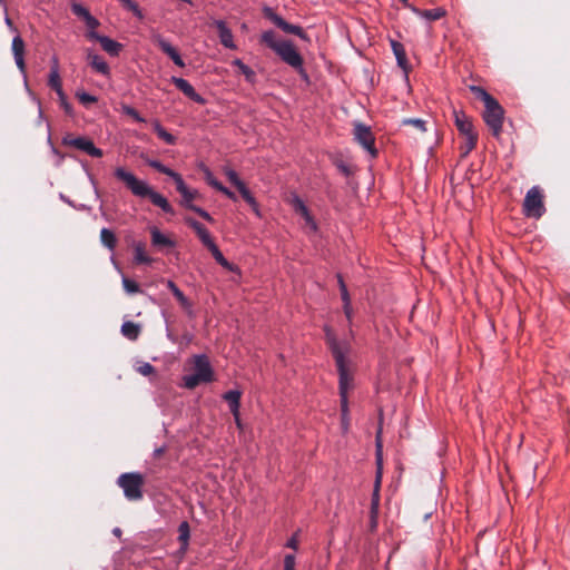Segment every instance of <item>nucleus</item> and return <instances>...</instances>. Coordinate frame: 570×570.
Returning <instances> with one entry per match:
<instances>
[{
    "label": "nucleus",
    "mask_w": 570,
    "mask_h": 570,
    "mask_svg": "<svg viewBox=\"0 0 570 570\" xmlns=\"http://www.w3.org/2000/svg\"><path fill=\"white\" fill-rule=\"evenodd\" d=\"M204 174L208 185H210L215 189H218L222 184L214 177L213 173L208 168H205Z\"/></svg>",
    "instance_id": "obj_49"
},
{
    "label": "nucleus",
    "mask_w": 570,
    "mask_h": 570,
    "mask_svg": "<svg viewBox=\"0 0 570 570\" xmlns=\"http://www.w3.org/2000/svg\"><path fill=\"white\" fill-rule=\"evenodd\" d=\"M117 483L122 489L127 500L138 501L142 498L144 478L140 473H122L119 475Z\"/></svg>",
    "instance_id": "obj_4"
},
{
    "label": "nucleus",
    "mask_w": 570,
    "mask_h": 570,
    "mask_svg": "<svg viewBox=\"0 0 570 570\" xmlns=\"http://www.w3.org/2000/svg\"><path fill=\"white\" fill-rule=\"evenodd\" d=\"M184 386L187 389H195L200 383H204L195 372L183 377Z\"/></svg>",
    "instance_id": "obj_37"
},
{
    "label": "nucleus",
    "mask_w": 570,
    "mask_h": 570,
    "mask_svg": "<svg viewBox=\"0 0 570 570\" xmlns=\"http://www.w3.org/2000/svg\"><path fill=\"white\" fill-rule=\"evenodd\" d=\"M454 118L458 130L462 136L474 132L472 121L465 114L454 111Z\"/></svg>",
    "instance_id": "obj_19"
},
{
    "label": "nucleus",
    "mask_w": 570,
    "mask_h": 570,
    "mask_svg": "<svg viewBox=\"0 0 570 570\" xmlns=\"http://www.w3.org/2000/svg\"><path fill=\"white\" fill-rule=\"evenodd\" d=\"M240 396H242V393H240V391H237V390L227 391L223 395V399L229 405L233 416H237V410H239V405H240Z\"/></svg>",
    "instance_id": "obj_21"
},
{
    "label": "nucleus",
    "mask_w": 570,
    "mask_h": 570,
    "mask_svg": "<svg viewBox=\"0 0 570 570\" xmlns=\"http://www.w3.org/2000/svg\"><path fill=\"white\" fill-rule=\"evenodd\" d=\"M286 547L287 548H291V549H294L296 550L297 547H298V541H297V538L296 535H293L292 538H289L286 542Z\"/></svg>",
    "instance_id": "obj_57"
},
{
    "label": "nucleus",
    "mask_w": 570,
    "mask_h": 570,
    "mask_svg": "<svg viewBox=\"0 0 570 570\" xmlns=\"http://www.w3.org/2000/svg\"><path fill=\"white\" fill-rule=\"evenodd\" d=\"M11 48H12L14 62H16L18 69L22 73H24L26 72V63H24V57H23L24 56V41L19 35H17L12 39Z\"/></svg>",
    "instance_id": "obj_16"
},
{
    "label": "nucleus",
    "mask_w": 570,
    "mask_h": 570,
    "mask_svg": "<svg viewBox=\"0 0 570 570\" xmlns=\"http://www.w3.org/2000/svg\"><path fill=\"white\" fill-rule=\"evenodd\" d=\"M57 95H58V98H59L60 105H61V107L63 108V110H65L67 114H71V112H72V107H71V105L68 102L67 97H66V95H65L63 90H62V91H60V92H57Z\"/></svg>",
    "instance_id": "obj_50"
},
{
    "label": "nucleus",
    "mask_w": 570,
    "mask_h": 570,
    "mask_svg": "<svg viewBox=\"0 0 570 570\" xmlns=\"http://www.w3.org/2000/svg\"><path fill=\"white\" fill-rule=\"evenodd\" d=\"M184 386L187 389H195L200 383H204L195 372L183 377Z\"/></svg>",
    "instance_id": "obj_38"
},
{
    "label": "nucleus",
    "mask_w": 570,
    "mask_h": 570,
    "mask_svg": "<svg viewBox=\"0 0 570 570\" xmlns=\"http://www.w3.org/2000/svg\"><path fill=\"white\" fill-rule=\"evenodd\" d=\"M121 283H122V287L127 294L131 295V294H136V293L140 292V287L138 285V283H136L135 281H132L126 276H122Z\"/></svg>",
    "instance_id": "obj_36"
},
{
    "label": "nucleus",
    "mask_w": 570,
    "mask_h": 570,
    "mask_svg": "<svg viewBox=\"0 0 570 570\" xmlns=\"http://www.w3.org/2000/svg\"><path fill=\"white\" fill-rule=\"evenodd\" d=\"M136 370L144 376H148L155 373V367L148 362H142L137 366Z\"/></svg>",
    "instance_id": "obj_46"
},
{
    "label": "nucleus",
    "mask_w": 570,
    "mask_h": 570,
    "mask_svg": "<svg viewBox=\"0 0 570 570\" xmlns=\"http://www.w3.org/2000/svg\"><path fill=\"white\" fill-rule=\"evenodd\" d=\"M379 505H380V475L376 479L375 488H374L373 495H372V502H371V519H372L373 528L376 525Z\"/></svg>",
    "instance_id": "obj_26"
},
{
    "label": "nucleus",
    "mask_w": 570,
    "mask_h": 570,
    "mask_svg": "<svg viewBox=\"0 0 570 570\" xmlns=\"http://www.w3.org/2000/svg\"><path fill=\"white\" fill-rule=\"evenodd\" d=\"M134 261L137 264H150L153 259L146 254L145 244L142 242L134 243Z\"/></svg>",
    "instance_id": "obj_28"
},
{
    "label": "nucleus",
    "mask_w": 570,
    "mask_h": 570,
    "mask_svg": "<svg viewBox=\"0 0 570 570\" xmlns=\"http://www.w3.org/2000/svg\"><path fill=\"white\" fill-rule=\"evenodd\" d=\"M483 119L494 136H499L503 124V108L493 99L484 106Z\"/></svg>",
    "instance_id": "obj_6"
},
{
    "label": "nucleus",
    "mask_w": 570,
    "mask_h": 570,
    "mask_svg": "<svg viewBox=\"0 0 570 570\" xmlns=\"http://www.w3.org/2000/svg\"><path fill=\"white\" fill-rule=\"evenodd\" d=\"M420 17L426 20H438L444 16V10L441 8L432 10H414Z\"/></svg>",
    "instance_id": "obj_34"
},
{
    "label": "nucleus",
    "mask_w": 570,
    "mask_h": 570,
    "mask_svg": "<svg viewBox=\"0 0 570 570\" xmlns=\"http://www.w3.org/2000/svg\"><path fill=\"white\" fill-rule=\"evenodd\" d=\"M190 538V528L187 521L180 522L178 527V540L180 542V552L185 553L188 549Z\"/></svg>",
    "instance_id": "obj_25"
},
{
    "label": "nucleus",
    "mask_w": 570,
    "mask_h": 570,
    "mask_svg": "<svg viewBox=\"0 0 570 570\" xmlns=\"http://www.w3.org/2000/svg\"><path fill=\"white\" fill-rule=\"evenodd\" d=\"M48 85L51 89H53L56 92L62 91V85L60 79V73L56 72V70H50L49 72V79Z\"/></svg>",
    "instance_id": "obj_35"
},
{
    "label": "nucleus",
    "mask_w": 570,
    "mask_h": 570,
    "mask_svg": "<svg viewBox=\"0 0 570 570\" xmlns=\"http://www.w3.org/2000/svg\"><path fill=\"white\" fill-rule=\"evenodd\" d=\"M208 250L212 253L213 257L215 258V261L224 268L228 269V271H235V266L233 264H230L225 257L224 255L222 254V252L219 250L218 246L214 243L212 244L209 247H207Z\"/></svg>",
    "instance_id": "obj_30"
},
{
    "label": "nucleus",
    "mask_w": 570,
    "mask_h": 570,
    "mask_svg": "<svg viewBox=\"0 0 570 570\" xmlns=\"http://www.w3.org/2000/svg\"><path fill=\"white\" fill-rule=\"evenodd\" d=\"M471 91L475 95V97L480 98L483 102H484V106L490 102L491 100H493L494 98L488 94L483 88L481 87H478V86H472L471 87Z\"/></svg>",
    "instance_id": "obj_41"
},
{
    "label": "nucleus",
    "mask_w": 570,
    "mask_h": 570,
    "mask_svg": "<svg viewBox=\"0 0 570 570\" xmlns=\"http://www.w3.org/2000/svg\"><path fill=\"white\" fill-rule=\"evenodd\" d=\"M87 58H88L89 65L96 72L101 73L104 76L110 75V68H109L108 63L104 60L102 57H100L96 53H92V52H88Z\"/></svg>",
    "instance_id": "obj_18"
},
{
    "label": "nucleus",
    "mask_w": 570,
    "mask_h": 570,
    "mask_svg": "<svg viewBox=\"0 0 570 570\" xmlns=\"http://www.w3.org/2000/svg\"><path fill=\"white\" fill-rule=\"evenodd\" d=\"M225 175L228 178V180L237 188L239 189L245 184L239 179L237 173L232 168L225 169Z\"/></svg>",
    "instance_id": "obj_42"
},
{
    "label": "nucleus",
    "mask_w": 570,
    "mask_h": 570,
    "mask_svg": "<svg viewBox=\"0 0 570 570\" xmlns=\"http://www.w3.org/2000/svg\"><path fill=\"white\" fill-rule=\"evenodd\" d=\"M83 21H85L87 28L89 29V31H96V29L100 24L98 19H96L92 14L88 16Z\"/></svg>",
    "instance_id": "obj_52"
},
{
    "label": "nucleus",
    "mask_w": 570,
    "mask_h": 570,
    "mask_svg": "<svg viewBox=\"0 0 570 570\" xmlns=\"http://www.w3.org/2000/svg\"><path fill=\"white\" fill-rule=\"evenodd\" d=\"M165 451H166V446L165 445L156 448L154 450V456L155 458H159L160 455H163L165 453Z\"/></svg>",
    "instance_id": "obj_60"
},
{
    "label": "nucleus",
    "mask_w": 570,
    "mask_h": 570,
    "mask_svg": "<svg viewBox=\"0 0 570 570\" xmlns=\"http://www.w3.org/2000/svg\"><path fill=\"white\" fill-rule=\"evenodd\" d=\"M299 215L304 218L306 225H308L313 230H316V223L311 216L308 208L304 209Z\"/></svg>",
    "instance_id": "obj_53"
},
{
    "label": "nucleus",
    "mask_w": 570,
    "mask_h": 570,
    "mask_svg": "<svg viewBox=\"0 0 570 570\" xmlns=\"http://www.w3.org/2000/svg\"><path fill=\"white\" fill-rule=\"evenodd\" d=\"M166 285L171 291L173 294L175 293L176 289H179L173 281L168 279L166 282Z\"/></svg>",
    "instance_id": "obj_61"
},
{
    "label": "nucleus",
    "mask_w": 570,
    "mask_h": 570,
    "mask_svg": "<svg viewBox=\"0 0 570 570\" xmlns=\"http://www.w3.org/2000/svg\"><path fill=\"white\" fill-rule=\"evenodd\" d=\"M121 112L127 115V116H130L135 121H138V122H145V118L141 117L138 111L132 108L131 106L129 105H126V104H122L121 105Z\"/></svg>",
    "instance_id": "obj_39"
},
{
    "label": "nucleus",
    "mask_w": 570,
    "mask_h": 570,
    "mask_svg": "<svg viewBox=\"0 0 570 570\" xmlns=\"http://www.w3.org/2000/svg\"><path fill=\"white\" fill-rule=\"evenodd\" d=\"M214 26L218 30L220 43L228 49L235 50L237 48L232 30L227 27L224 20H215Z\"/></svg>",
    "instance_id": "obj_15"
},
{
    "label": "nucleus",
    "mask_w": 570,
    "mask_h": 570,
    "mask_svg": "<svg viewBox=\"0 0 570 570\" xmlns=\"http://www.w3.org/2000/svg\"><path fill=\"white\" fill-rule=\"evenodd\" d=\"M150 234H151V243L155 247L163 248V247H174L175 246V243L169 237L164 235L157 227H153L150 229Z\"/></svg>",
    "instance_id": "obj_20"
},
{
    "label": "nucleus",
    "mask_w": 570,
    "mask_h": 570,
    "mask_svg": "<svg viewBox=\"0 0 570 570\" xmlns=\"http://www.w3.org/2000/svg\"><path fill=\"white\" fill-rule=\"evenodd\" d=\"M151 39L161 49V51L173 60L176 66L180 68L185 67V62L181 59L179 52L175 47L171 46L168 40H166L159 33L154 35Z\"/></svg>",
    "instance_id": "obj_10"
},
{
    "label": "nucleus",
    "mask_w": 570,
    "mask_h": 570,
    "mask_svg": "<svg viewBox=\"0 0 570 570\" xmlns=\"http://www.w3.org/2000/svg\"><path fill=\"white\" fill-rule=\"evenodd\" d=\"M295 556L294 554H286L284 557V569L283 570H295Z\"/></svg>",
    "instance_id": "obj_54"
},
{
    "label": "nucleus",
    "mask_w": 570,
    "mask_h": 570,
    "mask_svg": "<svg viewBox=\"0 0 570 570\" xmlns=\"http://www.w3.org/2000/svg\"><path fill=\"white\" fill-rule=\"evenodd\" d=\"M261 40L271 48L285 63L306 76L303 68V58L294 45L288 40H278L273 30L264 31Z\"/></svg>",
    "instance_id": "obj_3"
},
{
    "label": "nucleus",
    "mask_w": 570,
    "mask_h": 570,
    "mask_svg": "<svg viewBox=\"0 0 570 570\" xmlns=\"http://www.w3.org/2000/svg\"><path fill=\"white\" fill-rule=\"evenodd\" d=\"M120 2L127 10L131 11L138 19L144 18L142 11L134 0H120Z\"/></svg>",
    "instance_id": "obj_40"
},
{
    "label": "nucleus",
    "mask_w": 570,
    "mask_h": 570,
    "mask_svg": "<svg viewBox=\"0 0 570 570\" xmlns=\"http://www.w3.org/2000/svg\"><path fill=\"white\" fill-rule=\"evenodd\" d=\"M194 212L196 214H198L200 217H203L204 219H206L207 222H209V223L214 222V219L210 216V214L208 212H206L205 209H203V208L197 206L196 208H194Z\"/></svg>",
    "instance_id": "obj_55"
},
{
    "label": "nucleus",
    "mask_w": 570,
    "mask_h": 570,
    "mask_svg": "<svg viewBox=\"0 0 570 570\" xmlns=\"http://www.w3.org/2000/svg\"><path fill=\"white\" fill-rule=\"evenodd\" d=\"M404 125H412L416 128H419L421 131H425V121L420 118H409L403 120Z\"/></svg>",
    "instance_id": "obj_48"
},
{
    "label": "nucleus",
    "mask_w": 570,
    "mask_h": 570,
    "mask_svg": "<svg viewBox=\"0 0 570 570\" xmlns=\"http://www.w3.org/2000/svg\"><path fill=\"white\" fill-rule=\"evenodd\" d=\"M354 137L355 140L371 155V157L376 156L377 150L374 147V136L370 127L360 122L355 124Z\"/></svg>",
    "instance_id": "obj_9"
},
{
    "label": "nucleus",
    "mask_w": 570,
    "mask_h": 570,
    "mask_svg": "<svg viewBox=\"0 0 570 570\" xmlns=\"http://www.w3.org/2000/svg\"><path fill=\"white\" fill-rule=\"evenodd\" d=\"M62 144L79 149L91 157L99 158L104 155L102 150L96 147L92 140L86 137L66 136L62 138Z\"/></svg>",
    "instance_id": "obj_8"
},
{
    "label": "nucleus",
    "mask_w": 570,
    "mask_h": 570,
    "mask_svg": "<svg viewBox=\"0 0 570 570\" xmlns=\"http://www.w3.org/2000/svg\"><path fill=\"white\" fill-rule=\"evenodd\" d=\"M234 66H236L239 70L243 66H245V63L240 60V59H235L233 62H232Z\"/></svg>",
    "instance_id": "obj_62"
},
{
    "label": "nucleus",
    "mask_w": 570,
    "mask_h": 570,
    "mask_svg": "<svg viewBox=\"0 0 570 570\" xmlns=\"http://www.w3.org/2000/svg\"><path fill=\"white\" fill-rule=\"evenodd\" d=\"M76 96L79 99V101L85 106H88L97 101V97L85 91H78Z\"/></svg>",
    "instance_id": "obj_45"
},
{
    "label": "nucleus",
    "mask_w": 570,
    "mask_h": 570,
    "mask_svg": "<svg viewBox=\"0 0 570 570\" xmlns=\"http://www.w3.org/2000/svg\"><path fill=\"white\" fill-rule=\"evenodd\" d=\"M115 176L124 181L130 191L138 197H148L150 202L163 209L167 214H173V206L159 193L155 191L146 181L138 179L132 173L122 167L115 169Z\"/></svg>",
    "instance_id": "obj_2"
},
{
    "label": "nucleus",
    "mask_w": 570,
    "mask_h": 570,
    "mask_svg": "<svg viewBox=\"0 0 570 570\" xmlns=\"http://www.w3.org/2000/svg\"><path fill=\"white\" fill-rule=\"evenodd\" d=\"M337 281H338V286H340V291H341V297L344 303L343 309H344L346 317L350 320L352 316L350 294H348L345 283L343 281V277L341 275H337Z\"/></svg>",
    "instance_id": "obj_23"
},
{
    "label": "nucleus",
    "mask_w": 570,
    "mask_h": 570,
    "mask_svg": "<svg viewBox=\"0 0 570 570\" xmlns=\"http://www.w3.org/2000/svg\"><path fill=\"white\" fill-rule=\"evenodd\" d=\"M264 17L271 20L276 27L282 29L286 33L295 35L301 39H306V33L302 27L291 24L286 22L279 14H277L272 8L265 7L263 9Z\"/></svg>",
    "instance_id": "obj_7"
},
{
    "label": "nucleus",
    "mask_w": 570,
    "mask_h": 570,
    "mask_svg": "<svg viewBox=\"0 0 570 570\" xmlns=\"http://www.w3.org/2000/svg\"><path fill=\"white\" fill-rule=\"evenodd\" d=\"M543 196L538 186L531 187L523 200V213L528 217L540 218L544 214Z\"/></svg>",
    "instance_id": "obj_5"
},
{
    "label": "nucleus",
    "mask_w": 570,
    "mask_h": 570,
    "mask_svg": "<svg viewBox=\"0 0 570 570\" xmlns=\"http://www.w3.org/2000/svg\"><path fill=\"white\" fill-rule=\"evenodd\" d=\"M194 368L195 373L200 376L203 382L213 381V370L206 355L200 354L194 356Z\"/></svg>",
    "instance_id": "obj_13"
},
{
    "label": "nucleus",
    "mask_w": 570,
    "mask_h": 570,
    "mask_svg": "<svg viewBox=\"0 0 570 570\" xmlns=\"http://www.w3.org/2000/svg\"><path fill=\"white\" fill-rule=\"evenodd\" d=\"M71 10L77 17L81 18L82 20H85L88 16L91 14L87 8L77 2H73L71 4Z\"/></svg>",
    "instance_id": "obj_44"
},
{
    "label": "nucleus",
    "mask_w": 570,
    "mask_h": 570,
    "mask_svg": "<svg viewBox=\"0 0 570 570\" xmlns=\"http://www.w3.org/2000/svg\"><path fill=\"white\" fill-rule=\"evenodd\" d=\"M464 138V141H463V145H462V150H463V155L466 156L469 153H471L475 145H476V140H478V135L475 132H471L470 135H465L463 136Z\"/></svg>",
    "instance_id": "obj_33"
},
{
    "label": "nucleus",
    "mask_w": 570,
    "mask_h": 570,
    "mask_svg": "<svg viewBox=\"0 0 570 570\" xmlns=\"http://www.w3.org/2000/svg\"><path fill=\"white\" fill-rule=\"evenodd\" d=\"M147 164L156 169L157 171L161 173V174H165L167 175L168 177H170L174 181H177L178 178H180L181 176L174 171L173 169H170L169 167L165 166L164 164H161L159 160H156V159H149L147 160Z\"/></svg>",
    "instance_id": "obj_29"
},
{
    "label": "nucleus",
    "mask_w": 570,
    "mask_h": 570,
    "mask_svg": "<svg viewBox=\"0 0 570 570\" xmlns=\"http://www.w3.org/2000/svg\"><path fill=\"white\" fill-rule=\"evenodd\" d=\"M391 47L396 58L397 65L406 72L407 71V59L404 47L402 43L391 40Z\"/></svg>",
    "instance_id": "obj_22"
},
{
    "label": "nucleus",
    "mask_w": 570,
    "mask_h": 570,
    "mask_svg": "<svg viewBox=\"0 0 570 570\" xmlns=\"http://www.w3.org/2000/svg\"><path fill=\"white\" fill-rule=\"evenodd\" d=\"M120 331L126 338L136 341L141 332V327L137 323L127 321L122 323Z\"/></svg>",
    "instance_id": "obj_24"
},
{
    "label": "nucleus",
    "mask_w": 570,
    "mask_h": 570,
    "mask_svg": "<svg viewBox=\"0 0 570 570\" xmlns=\"http://www.w3.org/2000/svg\"><path fill=\"white\" fill-rule=\"evenodd\" d=\"M185 222L195 230L204 246L209 247L215 243L208 229L204 227L199 222L193 218H186Z\"/></svg>",
    "instance_id": "obj_17"
},
{
    "label": "nucleus",
    "mask_w": 570,
    "mask_h": 570,
    "mask_svg": "<svg viewBox=\"0 0 570 570\" xmlns=\"http://www.w3.org/2000/svg\"><path fill=\"white\" fill-rule=\"evenodd\" d=\"M326 342L331 348V352L335 358L336 367L340 376V396L341 407L344 416L347 414V392L352 386V376L348 373L346 355L350 352V345L347 342L337 341L335 334L328 328H325Z\"/></svg>",
    "instance_id": "obj_1"
},
{
    "label": "nucleus",
    "mask_w": 570,
    "mask_h": 570,
    "mask_svg": "<svg viewBox=\"0 0 570 570\" xmlns=\"http://www.w3.org/2000/svg\"><path fill=\"white\" fill-rule=\"evenodd\" d=\"M292 205L297 214H301L302 212H304V209L307 208L304 202L298 196H294L292 198Z\"/></svg>",
    "instance_id": "obj_51"
},
{
    "label": "nucleus",
    "mask_w": 570,
    "mask_h": 570,
    "mask_svg": "<svg viewBox=\"0 0 570 570\" xmlns=\"http://www.w3.org/2000/svg\"><path fill=\"white\" fill-rule=\"evenodd\" d=\"M171 82L189 99L199 105H205L206 100L199 94L196 92L194 87L186 79L179 77H171Z\"/></svg>",
    "instance_id": "obj_14"
},
{
    "label": "nucleus",
    "mask_w": 570,
    "mask_h": 570,
    "mask_svg": "<svg viewBox=\"0 0 570 570\" xmlns=\"http://www.w3.org/2000/svg\"><path fill=\"white\" fill-rule=\"evenodd\" d=\"M4 22H6V24H7L9 28L13 29L12 21H11V19H10L8 16H6V18H4Z\"/></svg>",
    "instance_id": "obj_64"
},
{
    "label": "nucleus",
    "mask_w": 570,
    "mask_h": 570,
    "mask_svg": "<svg viewBox=\"0 0 570 570\" xmlns=\"http://www.w3.org/2000/svg\"><path fill=\"white\" fill-rule=\"evenodd\" d=\"M50 70H56V72H59V60L57 56H53L51 58V68Z\"/></svg>",
    "instance_id": "obj_59"
},
{
    "label": "nucleus",
    "mask_w": 570,
    "mask_h": 570,
    "mask_svg": "<svg viewBox=\"0 0 570 570\" xmlns=\"http://www.w3.org/2000/svg\"><path fill=\"white\" fill-rule=\"evenodd\" d=\"M112 533H114V535H116V537L120 538L122 532H121V529H120V528H115V529L112 530Z\"/></svg>",
    "instance_id": "obj_63"
},
{
    "label": "nucleus",
    "mask_w": 570,
    "mask_h": 570,
    "mask_svg": "<svg viewBox=\"0 0 570 570\" xmlns=\"http://www.w3.org/2000/svg\"><path fill=\"white\" fill-rule=\"evenodd\" d=\"M87 37L91 40H96L100 43L101 48L112 57H117L121 49L122 45L117 42L116 40L110 39L107 36H101L96 31H88Z\"/></svg>",
    "instance_id": "obj_11"
},
{
    "label": "nucleus",
    "mask_w": 570,
    "mask_h": 570,
    "mask_svg": "<svg viewBox=\"0 0 570 570\" xmlns=\"http://www.w3.org/2000/svg\"><path fill=\"white\" fill-rule=\"evenodd\" d=\"M238 191L240 193L242 197L245 199V202L253 208V210L256 213V215H259L258 204L249 189L246 187V185L242 186Z\"/></svg>",
    "instance_id": "obj_32"
},
{
    "label": "nucleus",
    "mask_w": 570,
    "mask_h": 570,
    "mask_svg": "<svg viewBox=\"0 0 570 570\" xmlns=\"http://www.w3.org/2000/svg\"><path fill=\"white\" fill-rule=\"evenodd\" d=\"M218 191L223 193L225 196H227L232 200H236V195L232 190H229L227 187L220 185L217 189Z\"/></svg>",
    "instance_id": "obj_56"
},
{
    "label": "nucleus",
    "mask_w": 570,
    "mask_h": 570,
    "mask_svg": "<svg viewBox=\"0 0 570 570\" xmlns=\"http://www.w3.org/2000/svg\"><path fill=\"white\" fill-rule=\"evenodd\" d=\"M341 412H343V410L341 409ZM348 413L346 414V416H344V413H342V429L344 432H347L348 430Z\"/></svg>",
    "instance_id": "obj_58"
},
{
    "label": "nucleus",
    "mask_w": 570,
    "mask_h": 570,
    "mask_svg": "<svg viewBox=\"0 0 570 570\" xmlns=\"http://www.w3.org/2000/svg\"><path fill=\"white\" fill-rule=\"evenodd\" d=\"M175 185L177 191L181 195V206L194 212V208L197 206L193 204V200L198 198V190L188 188L183 177L178 178L177 181H175Z\"/></svg>",
    "instance_id": "obj_12"
},
{
    "label": "nucleus",
    "mask_w": 570,
    "mask_h": 570,
    "mask_svg": "<svg viewBox=\"0 0 570 570\" xmlns=\"http://www.w3.org/2000/svg\"><path fill=\"white\" fill-rule=\"evenodd\" d=\"M239 71L244 75L245 79H246L248 82H250V83L255 82L256 73H255V71H254L250 67H248L247 65H245V66H243V67L240 68V70H239Z\"/></svg>",
    "instance_id": "obj_47"
},
{
    "label": "nucleus",
    "mask_w": 570,
    "mask_h": 570,
    "mask_svg": "<svg viewBox=\"0 0 570 570\" xmlns=\"http://www.w3.org/2000/svg\"><path fill=\"white\" fill-rule=\"evenodd\" d=\"M100 242L106 248L114 252L117 245V237L111 229L105 227L100 230Z\"/></svg>",
    "instance_id": "obj_27"
},
{
    "label": "nucleus",
    "mask_w": 570,
    "mask_h": 570,
    "mask_svg": "<svg viewBox=\"0 0 570 570\" xmlns=\"http://www.w3.org/2000/svg\"><path fill=\"white\" fill-rule=\"evenodd\" d=\"M153 127L157 136L163 139L168 145H174L176 142L175 136L168 132L158 120L153 121Z\"/></svg>",
    "instance_id": "obj_31"
},
{
    "label": "nucleus",
    "mask_w": 570,
    "mask_h": 570,
    "mask_svg": "<svg viewBox=\"0 0 570 570\" xmlns=\"http://www.w3.org/2000/svg\"><path fill=\"white\" fill-rule=\"evenodd\" d=\"M174 296L186 312L191 313V304L180 289H176Z\"/></svg>",
    "instance_id": "obj_43"
}]
</instances>
